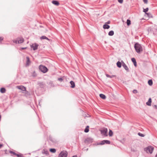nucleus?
I'll use <instances>...</instances> for the list:
<instances>
[{
  "label": "nucleus",
  "mask_w": 157,
  "mask_h": 157,
  "mask_svg": "<svg viewBox=\"0 0 157 157\" xmlns=\"http://www.w3.org/2000/svg\"><path fill=\"white\" fill-rule=\"evenodd\" d=\"M134 48L136 52L138 53H140L143 51V47L141 44H139L138 43H136L134 45Z\"/></svg>",
  "instance_id": "obj_1"
},
{
  "label": "nucleus",
  "mask_w": 157,
  "mask_h": 157,
  "mask_svg": "<svg viewBox=\"0 0 157 157\" xmlns=\"http://www.w3.org/2000/svg\"><path fill=\"white\" fill-rule=\"evenodd\" d=\"M154 148L151 146H149L147 147L144 148V150L147 153L151 154L153 151Z\"/></svg>",
  "instance_id": "obj_2"
},
{
  "label": "nucleus",
  "mask_w": 157,
  "mask_h": 157,
  "mask_svg": "<svg viewBox=\"0 0 157 157\" xmlns=\"http://www.w3.org/2000/svg\"><path fill=\"white\" fill-rule=\"evenodd\" d=\"M39 69L41 71L44 73L47 72L48 70V69L45 66L42 65L39 66Z\"/></svg>",
  "instance_id": "obj_3"
},
{
  "label": "nucleus",
  "mask_w": 157,
  "mask_h": 157,
  "mask_svg": "<svg viewBox=\"0 0 157 157\" xmlns=\"http://www.w3.org/2000/svg\"><path fill=\"white\" fill-rule=\"evenodd\" d=\"M68 153L65 151H61L59 154L58 157H67Z\"/></svg>",
  "instance_id": "obj_4"
},
{
  "label": "nucleus",
  "mask_w": 157,
  "mask_h": 157,
  "mask_svg": "<svg viewBox=\"0 0 157 157\" xmlns=\"http://www.w3.org/2000/svg\"><path fill=\"white\" fill-rule=\"evenodd\" d=\"M24 40L22 37L17 38L16 40H14L13 41L14 43L16 44H21L23 43Z\"/></svg>",
  "instance_id": "obj_5"
},
{
  "label": "nucleus",
  "mask_w": 157,
  "mask_h": 157,
  "mask_svg": "<svg viewBox=\"0 0 157 157\" xmlns=\"http://www.w3.org/2000/svg\"><path fill=\"white\" fill-rule=\"evenodd\" d=\"M39 45L36 43H34L31 45V47L33 48V50H35L37 49Z\"/></svg>",
  "instance_id": "obj_6"
},
{
  "label": "nucleus",
  "mask_w": 157,
  "mask_h": 157,
  "mask_svg": "<svg viewBox=\"0 0 157 157\" xmlns=\"http://www.w3.org/2000/svg\"><path fill=\"white\" fill-rule=\"evenodd\" d=\"M93 139L90 137H88L85 140V143L87 144L91 143L93 142Z\"/></svg>",
  "instance_id": "obj_7"
},
{
  "label": "nucleus",
  "mask_w": 157,
  "mask_h": 157,
  "mask_svg": "<svg viewBox=\"0 0 157 157\" xmlns=\"http://www.w3.org/2000/svg\"><path fill=\"white\" fill-rule=\"evenodd\" d=\"M107 129L106 128H104L103 129L101 130V133L105 136H107Z\"/></svg>",
  "instance_id": "obj_8"
},
{
  "label": "nucleus",
  "mask_w": 157,
  "mask_h": 157,
  "mask_svg": "<svg viewBox=\"0 0 157 157\" xmlns=\"http://www.w3.org/2000/svg\"><path fill=\"white\" fill-rule=\"evenodd\" d=\"M121 62L122 65L123 67L127 72H129V69L128 67L126 65V64L124 63V62L122 60L121 61Z\"/></svg>",
  "instance_id": "obj_9"
},
{
  "label": "nucleus",
  "mask_w": 157,
  "mask_h": 157,
  "mask_svg": "<svg viewBox=\"0 0 157 157\" xmlns=\"http://www.w3.org/2000/svg\"><path fill=\"white\" fill-rule=\"evenodd\" d=\"M26 59H27V61H26V65L28 66L30 64L31 61H30V59L28 56H27L26 57Z\"/></svg>",
  "instance_id": "obj_10"
},
{
  "label": "nucleus",
  "mask_w": 157,
  "mask_h": 157,
  "mask_svg": "<svg viewBox=\"0 0 157 157\" xmlns=\"http://www.w3.org/2000/svg\"><path fill=\"white\" fill-rule=\"evenodd\" d=\"M151 98H150L147 102L146 103V104L148 106H151Z\"/></svg>",
  "instance_id": "obj_11"
},
{
  "label": "nucleus",
  "mask_w": 157,
  "mask_h": 157,
  "mask_svg": "<svg viewBox=\"0 0 157 157\" xmlns=\"http://www.w3.org/2000/svg\"><path fill=\"white\" fill-rule=\"evenodd\" d=\"M52 3L54 5L58 6L59 5V2L57 1L53 0L52 1Z\"/></svg>",
  "instance_id": "obj_12"
},
{
  "label": "nucleus",
  "mask_w": 157,
  "mask_h": 157,
  "mask_svg": "<svg viewBox=\"0 0 157 157\" xmlns=\"http://www.w3.org/2000/svg\"><path fill=\"white\" fill-rule=\"evenodd\" d=\"M18 88L24 91H25L26 90L25 87L22 86H18Z\"/></svg>",
  "instance_id": "obj_13"
},
{
  "label": "nucleus",
  "mask_w": 157,
  "mask_h": 157,
  "mask_svg": "<svg viewBox=\"0 0 157 157\" xmlns=\"http://www.w3.org/2000/svg\"><path fill=\"white\" fill-rule=\"evenodd\" d=\"M70 84H71V87L72 88H74L75 87V85L74 82L72 81H71L70 82Z\"/></svg>",
  "instance_id": "obj_14"
},
{
  "label": "nucleus",
  "mask_w": 157,
  "mask_h": 157,
  "mask_svg": "<svg viewBox=\"0 0 157 157\" xmlns=\"http://www.w3.org/2000/svg\"><path fill=\"white\" fill-rule=\"evenodd\" d=\"M122 62L120 61H118L117 63V65L118 67L119 68H121V67Z\"/></svg>",
  "instance_id": "obj_15"
},
{
  "label": "nucleus",
  "mask_w": 157,
  "mask_h": 157,
  "mask_svg": "<svg viewBox=\"0 0 157 157\" xmlns=\"http://www.w3.org/2000/svg\"><path fill=\"white\" fill-rule=\"evenodd\" d=\"M103 28L104 29H108L109 28L110 26L107 24H105L103 26Z\"/></svg>",
  "instance_id": "obj_16"
},
{
  "label": "nucleus",
  "mask_w": 157,
  "mask_h": 157,
  "mask_svg": "<svg viewBox=\"0 0 157 157\" xmlns=\"http://www.w3.org/2000/svg\"><path fill=\"white\" fill-rule=\"evenodd\" d=\"M40 39H41V40H43V39H46V40H50V39H49L48 37H46V36H41L40 37Z\"/></svg>",
  "instance_id": "obj_17"
},
{
  "label": "nucleus",
  "mask_w": 157,
  "mask_h": 157,
  "mask_svg": "<svg viewBox=\"0 0 157 157\" xmlns=\"http://www.w3.org/2000/svg\"><path fill=\"white\" fill-rule=\"evenodd\" d=\"M99 95L100 97L103 99H105L106 98V96L104 94H100Z\"/></svg>",
  "instance_id": "obj_18"
},
{
  "label": "nucleus",
  "mask_w": 157,
  "mask_h": 157,
  "mask_svg": "<svg viewBox=\"0 0 157 157\" xmlns=\"http://www.w3.org/2000/svg\"><path fill=\"white\" fill-rule=\"evenodd\" d=\"M38 84L41 87H43L45 86V84L43 82H40L38 83Z\"/></svg>",
  "instance_id": "obj_19"
},
{
  "label": "nucleus",
  "mask_w": 157,
  "mask_h": 157,
  "mask_svg": "<svg viewBox=\"0 0 157 157\" xmlns=\"http://www.w3.org/2000/svg\"><path fill=\"white\" fill-rule=\"evenodd\" d=\"M114 33L113 31L111 30L110 31L108 35L110 36H112L114 35Z\"/></svg>",
  "instance_id": "obj_20"
},
{
  "label": "nucleus",
  "mask_w": 157,
  "mask_h": 157,
  "mask_svg": "<svg viewBox=\"0 0 157 157\" xmlns=\"http://www.w3.org/2000/svg\"><path fill=\"white\" fill-rule=\"evenodd\" d=\"M6 89L4 88H2L0 89V92L1 93H5L6 92Z\"/></svg>",
  "instance_id": "obj_21"
},
{
  "label": "nucleus",
  "mask_w": 157,
  "mask_h": 157,
  "mask_svg": "<svg viewBox=\"0 0 157 157\" xmlns=\"http://www.w3.org/2000/svg\"><path fill=\"white\" fill-rule=\"evenodd\" d=\"M105 140L101 141L100 143H98V145H103L105 144Z\"/></svg>",
  "instance_id": "obj_22"
},
{
  "label": "nucleus",
  "mask_w": 157,
  "mask_h": 157,
  "mask_svg": "<svg viewBox=\"0 0 157 157\" xmlns=\"http://www.w3.org/2000/svg\"><path fill=\"white\" fill-rule=\"evenodd\" d=\"M106 76L107 77H108V78H113V77H115L116 76L115 75H109L108 74H106Z\"/></svg>",
  "instance_id": "obj_23"
},
{
  "label": "nucleus",
  "mask_w": 157,
  "mask_h": 157,
  "mask_svg": "<svg viewBox=\"0 0 157 157\" xmlns=\"http://www.w3.org/2000/svg\"><path fill=\"white\" fill-rule=\"evenodd\" d=\"M148 84L150 86H151L153 84L152 80L151 79L149 80L148 81Z\"/></svg>",
  "instance_id": "obj_24"
},
{
  "label": "nucleus",
  "mask_w": 157,
  "mask_h": 157,
  "mask_svg": "<svg viewBox=\"0 0 157 157\" xmlns=\"http://www.w3.org/2000/svg\"><path fill=\"white\" fill-rule=\"evenodd\" d=\"M89 131V126H86L85 129L84 130V132H88Z\"/></svg>",
  "instance_id": "obj_25"
},
{
  "label": "nucleus",
  "mask_w": 157,
  "mask_h": 157,
  "mask_svg": "<svg viewBox=\"0 0 157 157\" xmlns=\"http://www.w3.org/2000/svg\"><path fill=\"white\" fill-rule=\"evenodd\" d=\"M50 151L51 152L54 153L56 152V149L55 148H51L50 149Z\"/></svg>",
  "instance_id": "obj_26"
},
{
  "label": "nucleus",
  "mask_w": 157,
  "mask_h": 157,
  "mask_svg": "<svg viewBox=\"0 0 157 157\" xmlns=\"http://www.w3.org/2000/svg\"><path fill=\"white\" fill-rule=\"evenodd\" d=\"M109 135L110 136H112L113 135V132L110 129L109 131Z\"/></svg>",
  "instance_id": "obj_27"
},
{
  "label": "nucleus",
  "mask_w": 157,
  "mask_h": 157,
  "mask_svg": "<svg viewBox=\"0 0 157 157\" xmlns=\"http://www.w3.org/2000/svg\"><path fill=\"white\" fill-rule=\"evenodd\" d=\"M127 24L128 26H129L131 24L130 20L129 19L127 20Z\"/></svg>",
  "instance_id": "obj_28"
},
{
  "label": "nucleus",
  "mask_w": 157,
  "mask_h": 157,
  "mask_svg": "<svg viewBox=\"0 0 157 157\" xmlns=\"http://www.w3.org/2000/svg\"><path fill=\"white\" fill-rule=\"evenodd\" d=\"M145 14L148 17H152L151 14L150 13H146Z\"/></svg>",
  "instance_id": "obj_29"
},
{
  "label": "nucleus",
  "mask_w": 157,
  "mask_h": 157,
  "mask_svg": "<svg viewBox=\"0 0 157 157\" xmlns=\"http://www.w3.org/2000/svg\"><path fill=\"white\" fill-rule=\"evenodd\" d=\"M10 154H12L13 155H16H16L17 154L15 152H14L12 151H10Z\"/></svg>",
  "instance_id": "obj_30"
},
{
  "label": "nucleus",
  "mask_w": 157,
  "mask_h": 157,
  "mask_svg": "<svg viewBox=\"0 0 157 157\" xmlns=\"http://www.w3.org/2000/svg\"><path fill=\"white\" fill-rule=\"evenodd\" d=\"M138 135L139 136L142 137H144L145 136V135L144 134H143L140 132H138Z\"/></svg>",
  "instance_id": "obj_31"
},
{
  "label": "nucleus",
  "mask_w": 157,
  "mask_h": 157,
  "mask_svg": "<svg viewBox=\"0 0 157 157\" xmlns=\"http://www.w3.org/2000/svg\"><path fill=\"white\" fill-rule=\"evenodd\" d=\"M16 156L17 157H23V155L21 153H19V154H17L16 155Z\"/></svg>",
  "instance_id": "obj_32"
},
{
  "label": "nucleus",
  "mask_w": 157,
  "mask_h": 157,
  "mask_svg": "<svg viewBox=\"0 0 157 157\" xmlns=\"http://www.w3.org/2000/svg\"><path fill=\"white\" fill-rule=\"evenodd\" d=\"M148 8H147L146 9H144L143 10V12L146 13H147V12L148 11Z\"/></svg>",
  "instance_id": "obj_33"
},
{
  "label": "nucleus",
  "mask_w": 157,
  "mask_h": 157,
  "mask_svg": "<svg viewBox=\"0 0 157 157\" xmlns=\"http://www.w3.org/2000/svg\"><path fill=\"white\" fill-rule=\"evenodd\" d=\"M105 144H110V142L109 140H105Z\"/></svg>",
  "instance_id": "obj_34"
},
{
  "label": "nucleus",
  "mask_w": 157,
  "mask_h": 157,
  "mask_svg": "<svg viewBox=\"0 0 157 157\" xmlns=\"http://www.w3.org/2000/svg\"><path fill=\"white\" fill-rule=\"evenodd\" d=\"M131 60L132 62H133V63L136 62L135 59L134 58H132L131 59Z\"/></svg>",
  "instance_id": "obj_35"
},
{
  "label": "nucleus",
  "mask_w": 157,
  "mask_h": 157,
  "mask_svg": "<svg viewBox=\"0 0 157 157\" xmlns=\"http://www.w3.org/2000/svg\"><path fill=\"white\" fill-rule=\"evenodd\" d=\"M58 80H59V81L60 82H62L63 81V79L62 78H58Z\"/></svg>",
  "instance_id": "obj_36"
},
{
  "label": "nucleus",
  "mask_w": 157,
  "mask_h": 157,
  "mask_svg": "<svg viewBox=\"0 0 157 157\" xmlns=\"http://www.w3.org/2000/svg\"><path fill=\"white\" fill-rule=\"evenodd\" d=\"M133 93L136 94V93H137L138 91L137 90H133Z\"/></svg>",
  "instance_id": "obj_37"
},
{
  "label": "nucleus",
  "mask_w": 157,
  "mask_h": 157,
  "mask_svg": "<svg viewBox=\"0 0 157 157\" xmlns=\"http://www.w3.org/2000/svg\"><path fill=\"white\" fill-rule=\"evenodd\" d=\"M143 2H144L145 4H147L148 3V0H143Z\"/></svg>",
  "instance_id": "obj_38"
},
{
  "label": "nucleus",
  "mask_w": 157,
  "mask_h": 157,
  "mask_svg": "<svg viewBox=\"0 0 157 157\" xmlns=\"http://www.w3.org/2000/svg\"><path fill=\"white\" fill-rule=\"evenodd\" d=\"M118 2L120 3H122L123 2V0H117Z\"/></svg>",
  "instance_id": "obj_39"
},
{
  "label": "nucleus",
  "mask_w": 157,
  "mask_h": 157,
  "mask_svg": "<svg viewBox=\"0 0 157 157\" xmlns=\"http://www.w3.org/2000/svg\"><path fill=\"white\" fill-rule=\"evenodd\" d=\"M3 38L2 37L0 36V41H2L3 40Z\"/></svg>",
  "instance_id": "obj_40"
},
{
  "label": "nucleus",
  "mask_w": 157,
  "mask_h": 157,
  "mask_svg": "<svg viewBox=\"0 0 157 157\" xmlns=\"http://www.w3.org/2000/svg\"><path fill=\"white\" fill-rule=\"evenodd\" d=\"M44 153L46 154H48V152L47 151H45L44 152Z\"/></svg>",
  "instance_id": "obj_41"
},
{
  "label": "nucleus",
  "mask_w": 157,
  "mask_h": 157,
  "mask_svg": "<svg viewBox=\"0 0 157 157\" xmlns=\"http://www.w3.org/2000/svg\"><path fill=\"white\" fill-rule=\"evenodd\" d=\"M154 108H155L156 109H157V106L156 105H155L154 106Z\"/></svg>",
  "instance_id": "obj_42"
},
{
  "label": "nucleus",
  "mask_w": 157,
  "mask_h": 157,
  "mask_svg": "<svg viewBox=\"0 0 157 157\" xmlns=\"http://www.w3.org/2000/svg\"><path fill=\"white\" fill-rule=\"evenodd\" d=\"M106 23L107 24H109L110 23V21H108Z\"/></svg>",
  "instance_id": "obj_43"
},
{
  "label": "nucleus",
  "mask_w": 157,
  "mask_h": 157,
  "mask_svg": "<svg viewBox=\"0 0 157 157\" xmlns=\"http://www.w3.org/2000/svg\"><path fill=\"white\" fill-rule=\"evenodd\" d=\"M135 66H136V62L133 63Z\"/></svg>",
  "instance_id": "obj_44"
},
{
  "label": "nucleus",
  "mask_w": 157,
  "mask_h": 157,
  "mask_svg": "<svg viewBox=\"0 0 157 157\" xmlns=\"http://www.w3.org/2000/svg\"><path fill=\"white\" fill-rule=\"evenodd\" d=\"M26 48H26V47H25V48H21V49H22V50H23V49H26Z\"/></svg>",
  "instance_id": "obj_45"
},
{
  "label": "nucleus",
  "mask_w": 157,
  "mask_h": 157,
  "mask_svg": "<svg viewBox=\"0 0 157 157\" xmlns=\"http://www.w3.org/2000/svg\"><path fill=\"white\" fill-rule=\"evenodd\" d=\"M3 146V145L2 144H0V148L1 147Z\"/></svg>",
  "instance_id": "obj_46"
},
{
  "label": "nucleus",
  "mask_w": 157,
  "mask_h": 157,
  "mask_svg": "<svg viewBox=\"0 0 157 157\" xmlns=\"http://www.w3.org/2000/svg\"><path fill=\"white\" fill-rule=\"evenodd\" d=\"M72 157H77V156L76 155H75L72 156Z\"/></svg>",
  "instance_id": "obj_47"
}]
</instances>
